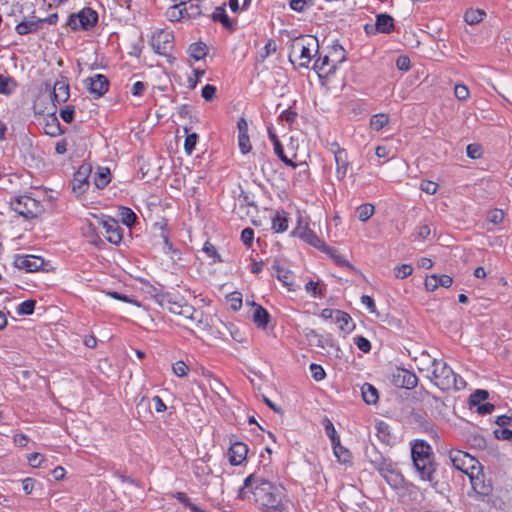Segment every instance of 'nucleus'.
I'll list each match as a JSON object with an SVG mask.
<instances>
[{
    "mask_svg": "<svg viewBox=\"0 0 512 512\" xmlns=\"http://www.w3.org/2000/svg\"><path fill=\"white\" fill-rule=\"evenodd\" d=\"M189 54L195 60H201L207 54V47L202 42L192 43L189 46Z\"/></svg>",
    "mask_w": 512,
    "mask_h": 512,
    "instance_id": "nucleus-39",
    "label": "nucleus"
},
{
    "mask_svg": "<svg viewBox=\"0 0 512 512\" xmlns=\"http://www.w3.org/2000/svg\"><path fill=\"white\" fill-rule=\"evenodd\" d=\"M377 437L378 439L385 444H391L393 441V436L390 431V427L387 423L380 421L376 425Z\"/></svg>",
    "mask_w": 512,
    "mask_h": 512,
    "instance_id": "nucleus-32",
    "label": "nucleus"
},
{
    "mask_svg": "<svg viewBox=\"0 0 512 512\" xmlns=\"http://www.w3.org/2000/svg\"><path fill=\"white\" fill-rule=\"evenodd\" d=\"M467 156L472 159H478L482 155V148L478 144H469L466 148Z\"/></svg>",
    "mask_w": 512,
    "mask_h": 512,
    "instance_id": "nucleus-60",
    "label": "nucleus"
},
{
    "mask_svg": "<svg viewBox=\"0 0 512 512\" xmlns=\"http://www.w3.org/2000/svg\"><path fill=\"white\" fill-rule=\"evenodd\" d=\"M412 460L433 456L431 446L425 441H416L411 449Z\"/></svg>",
    "mask_w": 512,
    "mask_h": 512,
    "instance_id": "nucleus-25",
    "label": "nucleus"
},
{
    "mask_svg": "<svg viewBox=\"0 0 512 512\" xmlns=\"http://www.w3.org/2000/svg\"><path fill=\"white\" fill-rule=\"evenodd\" d=\"M43 129L45 134L56 137L63 133L60 122L54 114H49L43 118Z\"/></svg>",
    "mask_w": 512,
    "mask_h": 512,
    "instance_id": "nucleus-24",
    "label": "nucleus"
},
{
    "mask_svg": "<svg viewBox=\"0 0 512 512\" xmlns=\"http://www.w3.org/2000/svg\"><path fill=\"white\" fill-rule=\"evenodd\" d=\"M257 480H258V477H256L254 474H251L247 478H245L244 486L241 487L238 491V498L241 500L246 499V496H247L246 489L250 488L252 491L253 487L256 485Z\"/></svg>",
    "mask_w": 512,
    "mask_h": 512,
    "instance_id": "nucleus-44",
    "label": "nucleus"
},
{
    "mask_svg": "<svg viewBox=\"0 0 512 512\" xmlns=\"http://www.w3.org/2000/svg\"><path fill=\"white\" fill-rule=\"evenodd\" d=\"M324 428L326 434L328 435L332 443L340 440L339 436L336 433L333 423L327 418L324 420Z\"/></svg>",
    "mask_w": 512,
    "mask_h": 512,
    "instance_id": "nucleus-52",
    "label": "nucleus"
},
{
    "mask_svg": "<svg viewBox=\"0 0 512 512\" xmlns=\"http://www.w3.org/2000/svg\"><path fill=\"white\" fill-rule=\"evenodd\" d=\"M375 208L372 204H362L357 208V215L360 221L366 222L374 214Z\"/></svg>",
    "mask_w": 512,
    "mask_h": 512,
    "instance_id": "nucleus-45",
    "label": "nucleus"
},
{
    "mask_svg": "<svg viewBox=\"0 0 512 512\" xmlns=\"http://www.w3.org/2000/svg\"><path fill=\"white\" fill-rule=\"evenodd\" d=\"M394 383L402 388L413 389L417 386L418 379L414 373L406 369H399L394 375Z\"/></svg>",
    "mask_w": 512,
    "mask_h": 512,
    "instance_id": "nucleus-16",
    "label": "nucleus"
},
{
    "mask_svg": "<svg viewBox=\"0 0 512 512\" xmlns=\"http://www.w3.org/2000/svg\"><path fill=\"white\" fill-rule=\"evenodd\" d=\"M179 311L178 315L183 318L186 324L194 326L199 330H206L210 327L208 319L204 316L203 311L195 309L188 303L183 304V308Z\"/></svg>",
    "mask_w": 512,
    "mask_h": 512,
    "instance_id": "nucleus-8",
    "label": "nucleus"
},
{
    "mask_svg": "<svg viewBox=\"0 0 512 512\" xmlns=\"http://www.w3.org/2000/svg\"><path fill=\"white\" fill-rule=\"evenodd\" d=\"M181 4L184 10L186 19H195L201 14L199 0L182 1Z\"/></svg>",
    "mask_w": 512,
    "mask_h": 512,
    "instance_id": "nucleus-30",
    "label": "nucleus"
},
{
    "mask_svg": "<svg viewBox=\"0 0 512 512\" xmlns=\"http://www.w3.org/2000/svg\"><path fill=\"white\" fill-rule=\"evenodd\" d=\"M473 491L481 496H487L492 491L490 482L485 480V475L482 472V467L479 466L477 470L468 476Z\"/></svg>",
    "mask_w": 512,
    "mask_h": 512,
    "instance_id": "nucleus-11",
    "label": "nucleus"
},
{
    "mask_svg": "<svg viewBox=\"0 0 512 512\" xmlns=\"http://www.w3.org/2000/svg\"><path fill=\"white\" fill-rule=\"evenodd\" d=\"M16 88V83L12 78L0 74V93L9 95Z\"/></svg>",
    "mask_w": 512,
    "mask_h": 512,
    "instance_id": "nucleus-43",
    "label": "nucleus"
},
{
    "mask_svg": "<svg viewBox=\"0 0 512 512\" xmlns=\"http://www.w3.org/2000/svg\"><path fill=\"white\" fill-rule=\"evenodd\" d=\"M95 222L89 223V228L101 226L105 230L106 239L112 244H119L122 240V228L118 221L111 217L99 218L93 216Z\"/></svg>",
    "mask_w": 512,
    "mask_h": 512,
    "instance_id": "nucleus-7",
    "label": "nucleus"
},
{
    "mask_svg": "<svg viewBox=\"0 0 512 512\" xmlns=\"http://www.w3.org/2000/svg\"><path fill=\"white\" fill-rule=\"evenodd\" d=\"M355 344H356L357 348L364 353L369 352L371 349L370 341L363 336L356 337Z\"/></svg>",
    "mask_w": 512,
    "mask_h": 512,
    "instance_id": "nucleus-61",
    "label": "nucleus"
},
{
    "mask_svg": "<svg viewBox=\"0 0 512 512\" xmlns=\"http://www.w3.org/2000/svg\"><path fill=\"white\" fill-rule=\"evenodd\" d=\"M417 367L420 373H423L427 378L435 367L438 359L431 357L426 351L421 352L416 359Z\"/></svg>",
    "mask_w": 512,
    "mask_h": 512,
    "instance_id": "nucleus-21",
    "label": "nucleus"
},
{
    "mask_svg": "<svg viewBox=\"0 0 512 512\" xmlns=\"http://www.w3.org/2000/svg\"><path fill=\"white\" fill-rule=\"evenodd\" d=\"M310 372L312 374V377L316 380V381H321L325 378L326 376V373L324 371V369L318 365V364H315V363H312L310 365Z\"/></svg>",
    "mask_w": 512,
    "mask_h": 512,
    "instance_id": "nucleus-56",
    "label": "nucleus"
},
{
    "mask_svg": "<svg viewBox=\"0 0 512 512\" xmlns=\"http://www.w3.org/2000/svg\"><path fill=\"white\" fill-rule=\"evenodd\" d=\"M489 394L486 390H476L470 396V403L473 406H478L482 401H485L488 398Z\"/></svg>",
    "mask_w": 512,
    "mask_h": 512,
    "instance_id": "nucleus-50",
    "label": "nucleus"
},
{
    "mask_svg": "<svg viewBox=\"0 0 512 512\" xmlns=\"http://www.w3.org/2000/svg\"><path fill=\"white\" fill-rule=\"evenodd\" d=\"M294 233L297 237L314 247H324L323 242L307 226H298Z\"/></svg>",
    "mask_w": 512,
    "mask_h": 512,
    "instance_id": "nucleus-22",
    "label": "nucleus"
},
{
    "mask_svg": "<svg viewBox=\"0 0 512 512\" xmlns=\"http://www.w3.org/2000/svg\"><path fill=\"white\" fill-rule=\"evenodd\" d=\"M254 311H253V321L260 328H266L270 315L269 313L260 305L253 303Z\"/></svg>",
    "mask_w": 512,
    "mask_h": 512,
    "instance_id": "nucleus-28",
    "label": "nucleus"
},
{
    "mask_svg": "<svg viewBox=\"0 0 512 512\" xmlns=\"http://www.w3.org/2000/svg\"><path fill=\"white\" fill-rule=\"evenodd\" d=\"M119 216L121 222L128 227L132 226L136 220V214L127 207L120 208Z\"/></svg>",
    "mask_w": 512,
    "mask_h": 512,
    "instance_id": "nucleus-46",
    "label": "nucleus"
},
{
    "mask_svg": "<svg viewBox=\"0 0 512 512\" xmlns=\"http://www.w3.org/2000/svg\"><path fill=\"white\" fill-rule=\"evenodd\" d=\"M325 251L331 256L336 264L340 266H350L349 262L341 255L335 248L323 247Z\"/></svg>",
    "mask_w": 512,
    "mask_h": 512,
    "instance_id": "nucleus-47",
    "label": "nucleus"
},
{
    "mask_svg": "<svg viewBox=\"0 0 512 512\" xmlns=\"http://www.w3.org/2000/svg\"><path fill=\"white\" fill-rule=\"evenodd\" d=\"M166 14L171 21H181L186 19L181 2L171 6L167 10Z\"/></svg>",
    "mask_w": 512,
    "mask_h": 512,
    "instance_id": "nucleus-41",
    "label": "nucleus"
},
{
    "mask_svg": "<svg viewBox=\"0 0 512 512\" xmlns=\"http://www.w3.org/2000/svg\"><path fill=\"white\" fill-rule=\"evenodd\" d=\"M313 69L321 76H329L336 71L335 65L331 62L330 56L325 55L324 57H319L313 66Z\"/></svg>",
    "mask_w": 512,
    "mask_h": 512,
    "instance_id": "nucleus-23",
    "label": "nucleus"
},
{
    "mask_svg": "<svg viewBox=\"0 0 512 512\" xmlns=\"http://www.w3.org/2000/svg\"><path fill=\"white\" fill-rule=\"evenodd\" d=\"M275 271L277 279L290 291L294 290L293 285V274L292 272L280 264L278 260H275L272 266Z\"/></svg>",
    "mask_w": 512,
    "mask_h": 512,
    "instance_id": "nucleus-20",
    "label": "nucleus"
},
{
    "mask_svg": "<svg viewBox=\"0 0 512 512\" xmlns=\"http://www.w3.org/2000/svg\"><path fill=\"white\" fill-rule=\"evenodd\" d=\"M413 464L418 471L422 480L432 481L433 475L435 472V464L433 461V456L427 458H421L413 461Z\"/></svg>",
    "mask_w": 512,
    "mask_h": 512,
    "instance_id": "nucleus-15",
    "label": "nucleus"
},
{
    "mask_svg": "<svg viewBox=\"0 0 512 512\" xmlns=\"http://www.w3.org/2000/svg\"><path fill=\"white\" fill-rule=\"evenodd\" d=\"M420 189L429 195H433L437 192L438 184L433 181L424 180L420 184Z\"/></svg>",
    "mask_w": 512,
    "mask_h": 512,
    "instance_id": "nucleus-57",
    "label": "nucleus"
},
{
    "mask_svg": "<svg viewBox=\"0 0 512 512\" xmlns=\"http://www.w3.org/2000/svg\"><path fill=\"white\" fill-rule=\"evenodd\" d=\"M333 452L335 457L338 459L340 463L346 464L350 462L351 454L349 450L343 447L340 443V440L332 443Z\"/></svg>",
    "mask_w": 512,
    "mask_h": 512,
    "instance_id": "nucleus-35",
    "label": "nucleus"
},
{
    "mask_svg": "<svg viewBox=\"0 0 512 512\" xmlns=\"http://www.w3.org/2000/svg\"><path fill=\"white\" fill-rule=\"evenodd\" d=\"M335 323L338 324L339 329L344 332H351L354 329V324L350 315L344 311L339 310L336 312L334 318Z\"/></svg>",
    "mask_w": 512,
    "mask_h": 512,
    "instance_id": "nucleus-29",
    "label": "nucleus"
},
{
    "mask_svg": "<svg viewBox=\"0 0 512 512\" xmlns=\"http://www.w3.org/2000/svg\"><path fill=\"white\" fill-rule=\"evenodd\" d=\"M216 91L217 89L215 86L207 84L202 88V97L206 101H212L216 96Z\"/></svg>",
    "mask_w": 512,
    "mask_h": 512,
    "instance_id": "nucleus-62",
    "label": "nucleus"
},
{
    "mask_svg": "<svg viewBox=\"0 0 512 512\" xmlns=\"http://www.w3.org/2000/svg\"><path fill=\"white\" fill-rule=\"evenodd\" d=\"M110 170L100 168L94 176V183L97 188H104L110 182Z\"/></svg>",
    "mask_w": 512,
    "mask_h": 512,
    "instance_id": "nucleus-38",
    "label": "nucleus"
},
{
    "mask_svg": "<svg viewBox=\"0 0 512 512\" xmlns=\"http://www.w3.org/2000/svg\"><path fill=\"white\" fill-rule=\"evenodd\" d=\"M54 99L61 103L65 102L69 97V86L63 81H58L54 85L53 89Z\"/></svg>",
    "mask_w": 512,
    "mask_h": 512,
    "instance_id": "nucleus-33",
    "label": "nucleus"
},
{
    "mask_svg": "<svg viewBox=\"0 0 512 512\" xmlns=\"http://www.w3.org/2000/svg\"><path fill=\"white\" fill-rule=\"evenodd\" d=\"M44 263L41 257L35 255H17L14 259V265L26 272L39 271L44 266Z\"/></svg>",
    "mask_w": 512,
    "mask_h": 512,
    "instance_id": "nucleus-12",
    "label": "nucleus"
},
{
    "mask_svg": "<svg viewBox=\"0 0 512 512\" xmlns=\"http://www.w3.org/2000/svg\"><path fill=\"white\" fill-rule=\"evenodd\" d=\"M248 448L247 445L242 442H235L231 445L228 452L229 462L232 465L241 464L247 456Z\"/></svg>",
    "mask_w": 512,
    "mask_h": 512,
    "instance_id": "nucleus-18",
    "label": "nucleus"
},
{
    "mask_svg": "<svg viewBox=\"0 0 512 512\" xmlns=\"http://www.w3.org/2000/svg\"><path fill=\"white\" fill-rule=\"evenodd\" d=\"M43 23L44 20L22 21L17 24L15 30L20 35H26L38 31L42 27Z\"/></svg>",
    "mask_w": 512,
    "mask_h": 512,
    "instance_id": "nucleus-26",
    "label": "nucleus"
},
{
    "mask_svg": "<svg viewBox=\"0 0 512 512\" xmlns=\"http://www.w3.org/2000/svg\"><path fill=\"white\" fill-rule=\"evenodd\" d=\"M362 397L367 404H375L378 400L377 389L369 383H365L362 388Z\"/></svg>",
    "mask_w": 512,
    "mask_h": 512,
    "instance_id": "nucleus-36",
    "label": "nucleus"
},
{
    "mask_svg": "<svg viewBox=\"0 0 512 512\" xmlns=\"http://www.w3.org/2000/svg\"><path fill=\"white\" fill-rule=\"evenodd\" d=\"M238 144L243 154H247L252 148L248 135H238Z\"/></svg>",
    "mask_w": 512,
    "mask_h": 512,
    "instance_id": "nucleus-59",
    "label": "nucleus"
},
{
    "mask_svg": "<svg viewBox=\"0 0 512 512\" xmlns=\"http://www.w3.org/2000/svg\"><path fill=\"white\" fill-rule=\"evenodd\" d=\"M198 140V135L196 133H192L186 136L184 142V149L187 154H191L196 146Z\"/></svg>",
    "mask_w": 512,
    "mask_h": 512,
    "instance_id": "nucleus-53",
    "label": "nucleus"
},
{
    "mask_svg": "<svg viewBox=\"0 0 512 512\" xmlns=\"http://www.w3.org/2000/svg\"><path fill=\"white\" fill-rule=\"evenodd\" d=\"M413 272V267L410 264H402L394 268V276L398 279H404L410 276Z\"/></svg>",
    "mask_w": 512,
    "mask_h": 512,
    "instance_id": "nucleus-49",
    "label": "nucleus"
},
{
    "mask_svg": "<svg viewBox=\"0 0 512 512\" xmlns=\"http://www.w3.org/2000/svg\"><path fill=\"white\" fill-rule=\"evenodd\" d=\"M212 19L215 22H220L224 27L228 29H233V23L229 20L225 8L220 6L215 9L212 13Z\"/></svg>",
    "mask_w": 512,
    "mask_h": 512,
    "instance_id": "nucleus-37",
    "label": "nucleus"
},
{
    "mask_svg": "<svg viewBox=\"0 0 512 512\" xmlns=\"http://www.w3.org/2000/svg\"><path fill=\"white\" fill-rule=\"evenodd\" d=\"M453 283V279L451 276L443 274V275H430L425 279V288L428 291H435L438 287L449 288Z\"/></svg>",
    "mask_w": 512,
    "mask_h": 512,
    "instance_id": "nucleus-19",
    "label": "nucleus"
},
{
    "mask_svg": "<svg viewBox=\"0 0 512 512\" xmlns=\"http://www.w3.org/2000/svg\"><path fill=\"white\" fill-rule=\"evenodd\" d=\"M13 209L25 218H34L42 211V205L36 199L23 195L13 203Z\"/></svg>",
    "mask_w": 512,
    "mask_h": 512,
    "instance_id": "nucleus-9",
    "label": "nucleus"
},
{
    "mask_svg": "<svg viewBox=\"0 0 512 512\" xmlns=\"http://www.w3.org/2000/svg\"><path fill=\"white\" fill-rule=\"evenodd\" d=\"M487 219L494 224L501 223L504 219V213L502 210L494 209L488 213Z\"/></svg>",
    "mask_w": 512,
    "mask_h": 512,
    "instance_id": "nucleus-63",
    "label": "nucleus"
},
{
    "mask_svg": "<svg viewBox=\"0 0 512 512\" xmlns=\"http://www.w3.org/2000/svg\"><path fill=\"white\" fill-rule=\"evenodd\" d=\"M173 373L178 377H185L188 373V366L183 361H177L172 366Z\"/></svg>",
    "mask_w": 512,
    "mask_h": 512,
    "instance_id": "nucleus-55",
    "label": "nucleus"
},
{
    "mask_svg": "<svg viewBox=\"0 0 512 512\" xmlns=\"http://www.w3.org/2000/svg\"><path fill=\"white\" fill-rule=\"evenodd\" d=\"M85 83L87 89L95 98L103 96L109 88V81L107 77L102 74H96L88 78Z\"/></svg>",
    "mask_w": 512,
    "mask_h": 512,
    "instance_id": "nucleus-14",
    "label": "nucleus"
},
{
    "mask_svg": "<svg viewBox=\"0 0 512 512\" xmlns=\"http://www.w3.org/2000/svg\"><path fill=\"white\" fill-rule=\"evenodd\" d=\"M484 15L485 13L481 10H470L465 13L464 18L468 24L473 25L479 23Z\"/></svg>",
    "mask_w": 512,
    "mask_h": 512,
    "instance_id": "nucleus-48",
    "label": "nucleus"
},
{
    "mask_svg": "<svg viewBox=\"0 0 512 512\" xmlns=\"http://www.w3.org/2000/svg\"><path fill=\"white\" fill-rule=\"evenodd\" d=\"M35 304L34 300H26L19 305L17 312L20 315H31L34 312Z\"/></svg>",
    "mask_w": 512,
    "mask_h": 512,
    "instance_id": "nucleus-51",
    "label": "nucleus"
},
{
    "mask_svg": "<svg viewBox=\"0 0 512 512\" xmlns=\"http://www.w3.org/2000/svg\"><path fill=\"white\" fill-rule=\"evenodd\" d=\"M98 22V14L91 8H83L78 13L71 14L68 18L67 25L72 30H90Z\"/></svg>",
    "mask_w": 512,
    "mask_h": 512,
    "instance_id": "nucleus-5",
    "label": "nucleus"
},
{
    "mask_svg": "<svg viewBox=\"0 0 512 512\" xmlns=\"http://www.w3.org/2000/svg\"><path fill=\"white\" fill-rule=\"evenodd\" d=\"M185 303L186 302L181 298H172L171 296H168L163 299L162 306L168 309L171 313L178 315L180 312L179 310L183 308V304Z\"/></svg>",
    "mask_w": 512,
    "mask_h": 512,
    "instance_id": "nucleus-34",
    "label": "nucleus"
},
{
    "mask_svg": "<svg viewBox=\"0 0 512 512\" xmlns=\"http://www.w3.org/2000/svg\"><path fill=\"white\" fill-rule=\"evenodd\" d=\"M335 147L336 149H333V153L336 162V175L338 179L342 180L346 176L349 162L346 151L338 145H335Z\"/></svg>",
    "mask_w": 512,
    "mask_h": 512,
    "instance_id": "nucleus-17",
    "label": "nucleus"
},
{
    "mask_svg": "<svg viewBox=\"0 0 512 512\" xmlns=\"http://www.w3.org/2000/svg\"><path fill=\"white\" fill-rule=\"evenodd\" d=\"M92 168L89 164H83L79 167V169L74 174L72 180V189L78 195H81L85 192L88 187V178L91 174Z\"/></svg>",
    "mask_w": 512,
    "mask_h": 512,
    "instance_id": "nucleus-13",
    "label": "nucleus"
},
{
    "mask_svg": "<svg viewBox=\"0 0 512 512\" xmlns=\"http://www.w3.org/2000/svg\"><path fill=\"white\" fill-rule=\"evenodd\" d=\"M254 239V231L251 228H245L241 232V240L246 246H250Z\"/></svg>",
    "mask_w": 512,
    "mask_h": 512,
    "instance_id": "nucleus-64",
    "label": "nucleus"
},
{
    "mask_svg": "<svg viewBox=\"0 0 512 512\" xmlns=\"http://www.w3.org/2000/svg\"><path fill=\"white\" fill-rule=\"evenodd\" d=\"M274 153L286 165H289V166H292V167L296 166L295 163L285 155L284 150H283V146L281 145V143H276V145L274 146Z\"/></svg>",
    "mask_w": 512,
    "mask_h": 512,
    "instance_id": "nucleus-54",
    "label": "nucleus"
},
{
    "mask_svg": "<svg viewBox=\"0 0 512 512\" xmlns=\"http://www.w3.org/2000/svg\"><path fill=\"white\" fill-rule=\"evenodd\" d=\"M394 27V20L390 15L379 14L376 18L375 28L381 33H390Z\"/></svg>",
    "mask_w": 512,
    "mask_h": 512,
    "instance_id": "nucleus-27",
    "label": "nucleus"
},
{
    "mask_svg": "<svg viewBox=\"0 0 512 512\" xmlns=\"http://www.w3.org/2000/svg\"><path fill=\"white\" fill-rule=\"evenodd\" d=\"M328 55L330 56V60L336 68L346 59L345 49L338 43H335L331 46Z\"/></svg>",
    "mask_w": 512,
    "mask_h": 512,
    "instance_id": "nucleus-31",
    "label": "nucleus"
},
{
    "mask_svg": "<svg viewBox=\"0 0 512 512\" xmlns=\"http://www.w3.org/2000/svg\"><path fill=\"white\" fill-rule=\"evenodd\" d=\"M365 454L370 464L390 486L398 487L403 482V477L397 470L396 465L389 459L384 458L375 446L367 448Z\"/></svg>",
    "mask_w": 512,
    "mask_h": 512,
    "instance_id": "nucleus-2",
    "label": "nucleus"
},
{
    "mask_svg": "<svg viewBox=\"0 0 512 512\" xmlns=\"http://www.w3.org/2000/svg\"><path fill=\"white\" fill-rule=\"evenodd\" d=\"M317 51L318 41L313 36H300L295 38L290 46L289 59H299V66L308 67L312 58V50Z\"/></svg>",
    "mask_w": 512,
    "mask_h": 512,
    "instance_id": "nucleus-4",
    "label": "nucleus"
},
{
    "mask_svg": "<svg viewBox=\"0 0 512 512\" xmlns=\"http://www.w3.org/2000/svg\"><path fill=\"white\" fill-rule=\"evenodd\" d=\"M455 96L460 101H465L469 97V90L465 85L457 84L454 88Z\"/></svg>",
    "mask_w": 512,
    "mask_h": 512,
    "instance_id": "nucleus-58",
    "label": "nucleus"
},
{
    "mask_svg": "<svg viewBox=\"0 0 512 512\" xmlns=\"http://www.w3.org/2000/svg\"><path fill=\"white\" fill-rule=\"evenodd\" d=\"M288 228V220L284 213H277L273 219H272V229L277 232L281 233L286 231Z\"/></svg>",
    "mask_w": 512,
    "mask_h": 512,
    "instance_id": "nucleus-40",
    "label": "nucleus"
},
{
    "mask_svg": "<svg viewBox=\"0 0 512 512\" xmlns=\"http://www.w3.org/2000/svg\"><path fill=\"white\" fill-rule=\"evenodd\" d=\"M428 379L441 390H460L465 386V381L443 360H438Z\"/></svg>",
    "mask_w": 512,
    "mask_h": 512,
    "instance_id": "nucleus-3",
    "label": "nucleus"
},
{
    "mask_svg": "<svg viewBox=\"0 0 512 512\" xmlns=\"http://www.w3.org/2000/svg\"><path fill=\"white\" fill-rule=\"evenodd\" d=\"M252 494L261 512H289L283 501V488L279 485L258 477Z\"/></svg>",
    "mask_w": 512,
    "mask_h": 512,
    "instance_id": "nucleus-1",
    "label": "nucleus"
},
{
    "mask_svg": "<svg viewBox=\"0 0 512 512\" xmlns=\"http://www.w3.org/2000/svg\"><path fill=\"white\" fill-rule=\"evenodd\" d=\"M173 34L167 30H160L153 34L151 45L156 53L168 55L173 48Z\"/></svg>",
    "mask_w": 512,
    "mask_h": 512,
    "instance_id": "nucleus-10",
    "label": "nucleus"
},
{
    "mask_svg": "<svg viewBox=\"0 0 512 512\" xmlns=\"http://www.w3.org/2000/svg\"><path fill=\"white\" fill-rule=\"evenodd\" d=\"M388 123H389V116L384 113L375 114L371 117V120H370L371 127L376 131L381 130Z\"/></svg>",
    "mask_w": 512,
    "mask_h": 512,
    "instance_id": "nucleus-42",
    "label": "nucleus"
},
{
    "mask_svg": "<svg viewBox=\"0 0 512 512\" xmlns=\"http://www.w3.org/2000/svg\"><path fill=\"white\" fill-rule=\"evenodd\" d=\"M449 460L454 468L465 473L467 476L473 474L481 466L474 457L461 450L450 451Z\"/></svg>",
    "mask_w": 512,
    "mask_h": 512,
    "instance_id": "nucleus-6",
    "label": "nucleus"
}]
</instances>
